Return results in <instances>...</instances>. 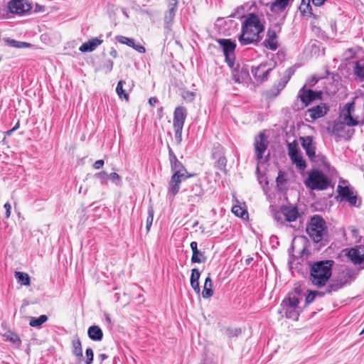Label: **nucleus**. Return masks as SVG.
<instances>
[{"instance_id":"f257e3e1","label":"nucleus","mask_w":364,"mask_h":364,"mask_svg":"<svg viewBox=\"0 0 364 364\" xmlns=\"http://www.w3.org/2000/svg\"><path fill=\"white\" fill-rule=\"evenodd\" d=\"M242 17L245 20L242 24L241 34L238 36L240 43L242 46L257 44L261 41L260 34L265 28L264 20L253 13L247 14Z\"/></svg>"},{"instance_id":"f03ea898","label":"nucleus","mask_w":364,"mask_h":364,"mask_svg":"<svg viewBox=\"0 0 364 364\" xmlns=\"http://www.w3.org/2000/svg\"><path fill=\"white\" fill-rule=\"evenodd\" d=\"M168 156L171 163V168L173 173L171 178L168 188V196L169 198H173L180 189L181 183L189 177L192 176L189 174L182 163L179 161L173 153L172 149L168 146Z\"/></svg>"},{"instance_id":"7ed1b4c3","label":"nucleus","mask_w":364,"mask_h":364,"mask_svg":"<svg viewBox=\"0 0 364 364\" xmlns=\"http://www.w3.org/2000/svg\"><path fill=\"white\" fill-rule=\"evenodd\" d=\"M354 108L353 103H348L345 108L341 112L339 119L333 122L331 126L328 127L329 134L336 136L338 138H346L349 136L350 130L346 131V126H355L358 124L357 119L351 116Z\"/></svg>"},{"instance_id":"20e7f679","label":"nucleus","mask_w":364,"mask_h":364,"mask_svg":"<svg viewBox=\"0 0 364 364\" xmlns=\"http://www.w3.org/2000/svg\"><path fill=\"white\" fill-rule=\"evenodd\" d=\"M331 260L316 262L311 264L309 280L311 284L318 287L326 284L332 274Z\"/></svg>"},{"instance_id":"39448f33","label":"nucleus","mask_w":364,"mask_h":364,"mask_svg":"<svg viewBox=\"0 0 364 364\" xmlns=\"http://www.w3.org/2000/svg\"><path fill=\"white\" fill-rule=\"evenodd\" d=\"M306 232L314 242L318 243L322 241L327 234L326 221L320 215H314L307 224Z\"/></svg>"},{"instance_id":"423d86ee","label":"nucleus","mask_w":364,"mask_h":364,"mask_svg":"<svg viewBox=\"0 0 364 364\" xmlns=\"http://www.w3.org/2000/svg\"><path fill=\"white\" fill-rule=\"evenodd\" d=\"M300 294V289L296 288L295 291L289 294L288 297L284 299L282 304L283 310L285 311L286 317L294 321H297L299 319V316L301 311L299 306V296Z\"/></svg>"},{"instance_id":"0eeeda50","label":"nucleus","mask_w":364,"mask_h":364,"mask_svg":"<svg viewBox=\"0 0 364 364\" xmlns=\"http://www.w3.org/2000/svg\"><path fill=\"white\" fill-rule=\"evenodd\" d=\"M304 184L311 190L324 191L330 186L331 181L322 171L314 169L309 172Z\"/></svg>"},{"instance_id":"6e6552de","label":"nucleus","mask_w":364,"mask_h":364,"mask_svg":"<svg viewBox=\"0 0 364 364\" xmlns=\"http://www.w3.org/2000/svg\"><path fill=\"white\" fill-rule=\"evenodd\" d=\"M277 63L272 60L262 62L257 66L252 67V74L257 82L262 83L268 80L269 73L275 68Z\"/></svg>"},{"instance_id":"1a4fd4ad","label":"nucleus","mask_w":364,"mask_h":364,"mask_svg":"<svg viewBox=\"0 0 364 364\" xmlns=\"http://www.w3.org/2000/svg\"><path fill=\"white\" fill-rule=\"evenodd\" d=\"M217 42L219 43L225 57V61L230 68H233L235 65V50L236 45L230 39H218Z\"/></svg>"},{"instance_id":"9d476101","label":"nucleus","mask_w":364,"mask_h":364,"mask_svg":"<svg viewBox=\"0 0 364 364\" xmlns=\"http://www.w3.org/2000/svg\"><path fill=\"white\" fill-rule=\"evenodd\" d=\"M328 110L329 107L325 103H320L306 110L305 113L306 120L307 122H314L324 117Z\"/></svg>"},{"instance_id":"9b49d317","label":"nucleus","mask_w":364,"mask_h":364,"mask_svg":"<svg viewBox=\"0 0 364 364\" xmlns=\"http://www.w3.org/2000/svg\"><path fill=\"white\" fill-rule=\"evenodd\" d=\"M322 92L314 91L310 89H306L304 86L300 89L298 94V97L301 100V102L305 107L308 106L311 102L321 99Z\"/></svg>"},{"instance_id":"f8f14e48","label":"nucleus","mask_w":364,"mask_h":364,"mask_svg":"<svg viewBox=\"0 0 364 364\" xmlns=\"http://www.w3.org/2000/svg\"><path fill=\"white\" fill-rule=\"evenodd\" d=\"M9 9L13 14L23 15L31 9V5L27 0H11Z\"/></svg>"},{"instance_id":"ddd939ff","label":"nucleus","mask_w":364,"mask_h":364,"mask_svg":"<svg viewBox=\"0 0 364 364\" xmlns=\"http://www.w3.org/2000/svg\"><path fill=\"white\" fill-rule=\"evenodd\" d=\"M294 0H274L269 4L271 12L282 16L284 19L287 15V9L289 8Z\"/></svg>"},{"instance_id":"4468645a","label":"nucleus","mask_w":364,"mask_h":364,"mask_svg":"<svg viewBox=\"0 0 364 364\" xmlns=\"http://www.w3.org/2000/svg\"><path fill=\"white\" fill-rule=\"evenodd\" d=\"M267 146L268 141L266 135L264 132L259 133V134L255 139V152L258 161H261L262 159Z\"/></svg>"},{"instance_id":"2eb2a0df","label":"nucleus","mask_w":364,"mask_h":364,"mask_svg":"<svg viewBox=\"0 0 364 364\" xmlns=\"http://www.w3.org/2000/svg\"><path fill=\"white\" fill-rule=\"evenodd\" d=\"M274 28L275 29H268L267 38L263 42L264 46L271 50H276L278 48L277 32H279L281 28L278 23L275 24Z\"/></svg>"},{"instance_id":"dca6fc26","label":"nucleus","mask_w":364,"mask_h":364,"mask_svg":"<svg viewBox=\"0 0 364 364\" xmlns=\"http://www.w3.org/2000/svg\"><path fill=\"white\" fill-rule=\"evenodd\" d=\"M284 216L285 220L288 222H294L299 217V212L296 207L284 206L282 208L281 212L275 214V219L279 222Z\"/></svg>"},{"instance_id":"f3484780","label":"nucleus","mask_w":364,"mask_h":364,"mask_svg":"<svg viewBox=\"0 0 364 364\" xmlns=\"http://www.w3.org/2000/svg\"><path fill=\"white\" fill-rule=\"evenodd\" d=\"M178 7V0H168V9L164 15V28L171 30Z\"/></svg>"},{"instance_id":"a211bd4d","label":"nucleus","mask_w":364,"mask_h":364,"mask_svg":"<svg viewBox=\"0 0 364 364\" xmlns=\"http://www.w3.org/2000/svg\"><path fill=\"white\" fill-rule=\"evenodd\" d=\"M300 141L303 149L306 151V154L311 161H316V147L313 144V139L311 136H307L300 137Z\"/></svg>"},{"instance_id":"6ab92c4d","label":"nucleus","mask_w":364,"mask_h":364,"mask_svg":"<svg viewBox=\"0 0 364 364\" xmlns=\"http://www.w3.org/2000/svg\"><path fill=\"white\" fill-rule=\"evenodd\" d=\"M348 257L355 264H364V246L359 245L348 250Z\"/></svg>"},{"instance_id":"aec40b11","label":"nucleus","mask_w":364,"mask_h":364,"mask_svg":"<svg viewBox=\"0 0 364 364\" xmlns=\"http://www.w3.org/2000/svg\"><path fill=\"white\" fill-rule=\"evenodd\" d=\"M188 112L186 107H177L173 113V127H183Z\"/></svg>"},{"instance_id":"412c9836","label":"nucleus","mask_w":364,"mask_h":364,"mask_svg":"<svg viewBox=\"0 0 364 364\" xmlns=\"http://www.w3.org/2000/svg\"><path fill=\"white\" fill-rule=\"evenodd\" d=\"M231 69L232 70V79L235 80V82H247L248 80H250L249 71L247 68H242L237 69L235 68L234 65L233 68Z\"/></svg>"},{"instance_id":"4be33fe9","label":"nucleus","mask_w":364,"mask_h":364,"mask_svg":"<svg viewBox=\"0 0 364 364\" xmlns=\"http://www.w3.org/2000/svg\"><path fill=\"white\" fill-rule=\"evenodd\" d=\"M116 39L119 43L127 45L128 46L133 48L139 53H144L146 52L145 48L139 43H136L134 38H127L123 36H117Z\"/></svg>"},{"instance_id":"5701e85b","label":"nucleus","mask_w":364,"mask_h":364,"mask_svg":"<svg viewBox=\"0 0 364 364\" xmlns=\"http://www.w3.org/2000/svg\"><path fill=\"white\" fill-rule=\"evenodd\" d=\"M191 248L193 252L191 257L192 263H204L206 261V257L204 253L198 249V243L196 241L191 242Z\"/></svg>"},{"instance_id":"b1692460","label":"nucleus","mask_w":364,"mask_h":364,"mask_svg":"<svg viewBox=\"0 0 364 364\" xmlns=\"http://www.w3.org/2000/svg\"><path fill=\"white\" fill-rule=\"evenodd\" d=\"M338 194L343 198L346 199L350 205H355L357 198L353 195V191L348 186H338Z\"/></svg>"},{"instance_id":"393cba45","label":"nucleus","mask_w":364,"mask_h":364,"mask_svg":"<svg viewBox=\"0 0 364 364\" xmlns=\"http://www.w3.org/2000/svg\"><path fill=\"white\" fill-rule=\"evenodd\" d=\"M215 149L216 151L213 153V156L217 159L216 166L219 169L224 170L227 164V159L223 156V147L218 144Z\"/></svg>"},{"instance_id":"a878e982","label":"nucleus","mask_w":364,"mask_h":364,"mask_svg":"<svg viewBox=\"0 0 364 364\" xmlns=\"http://www.w3.org/2000/svg\"><path fill=\"white\" fill-rule=\"evenodd\" d=\"M103 41L98 38H94L91 40L82 43L79 48V50L82 53L92 52L96 49V48L102 43Z\"/></svg>"},{"instance_id":"bb28decb","label":"nucleus","mask_w":364,"mask_h":364,"mask_svg":"<svg viewBox=\"0 0 364 364\" xmlns=\"http://www.w3.org/2000/svg\"><path fill=\"white\" fill-rule=\"evenodd\" d=\"M87 334L89 338L95 341H100L103 338V332L98 326H91L88 328Z\"/></svg>"},{"instance_id":"cd10ccee","label":"nucleus","mask_w":364,"mask_h":364,"mask_svg":"<svg viewBox=\"0 0 364 364\" xmlns=\"http://www.w3.org/2000/svg\"><path fill=\"white\" fill-rule=\"evenodd\" d=\"M294 73V69L293 68H288L285 73L283 77L280 80L279 83L277 85V93H279L284 88L287 82L289 81L292 75Z\"/></svg>"},{"instance_id":"c85d7f7f","label":"nucleus","mask_w":364,"mask_h":364,"mask_svg":"<svg viewBox=\"0 0 364 364\" xmlns=\"http://www.w3.org/2000/svg\"><path fill=\"white\" fill-rule=\"evenodd\" d=\"M213 295V282L210 276H208L204 283L202 296L204 299H209Z\"/></svg>"},{"instance_id":"c756f323","label":"nucleus","mask_w":364,"mask_h":364,"mask_svg":"<svg viewBox=\"0 0 364 364\" xmlns=\"http://www.w3.org/2000/svg\"><path fill=\"white\" fill-rule=\"evenodd\" d=\"M73 353L77 358L78 360H81L82 359V348L81 342L79 338L73 341Z\"/></svg>"},{"instance_id":"7c9ffc66","label":"nucleus","mask_w":364,"mask_h":364,"mask_svg":"<svg viewBox=\"0 0 364 364\" xmlns=\"http://www.w3.org/2000/svg\"><path fill=\"white\" fill-rule=\"evenodd\" d=\"M15 277L21 285L28 286L31 284L30 277L27 273L15 272Z\"/></svg>"},{"instance_id":"2f4dec72","label":"nucleus","mask_w":364,"mask_h":364,"mask_svg":"<svg viewBox=\"0 0 364 364\" xmlns=\"http://www.w3.org/2000/svg\"><path fill=\"white\" fill-rule=\"evenodd\" d=\"M290 159L299 171H304L306 168V161L300 154L293 158H290Z\"/></svg>"},{"instance_id":"473e14b6","label":"nucleus","mask_w":364,"mask_h":364,"mask_svg":"<svg viewBox=\"0 0 364 364\" xmlns=\"http://www.w3.org/2000/svg\"><path fill=\"white\" fill-rule=\"evenodd\" d=\"M310 3L311 0H301V3L299 6V10L303 15H312L311 6Z\"/></svg>"},{"instance_id":"72a5a7b5","label":"nucleus","mask_w":364,"mask_h":364,"mask_svg":"<svg viewBox=\"0 0 364 364\" xmlns=\"http://www.w3.org/2000/svg\"><path fill=\"white\" fill-rule=\"evenodd\" d=\"M354 73L359 78H364V60H360L355 63Z\"/></svg>"},{"instance_id":"f704fd0d","label":"nucleus","mask_w":364,"mask_h":364,"mask_svg":"<svg viewBox=\"0 0 364 364\" xmlns=\"http://www.w3.org/2000/svg\"><path fill=\"white\" fill-rule=\"evenodd\" d=\"M4 337L5 338V341H10L11 343H14V345H16L17 346H19L21 345V339L19 336L15 333L9 331L4 335Z\"/></svg>"},{"instance_id":"c9c22d12","label":"nucleus","mask_w":364,"mask_h":364,"mask_svg":"<svg viewBox=\"0 0 364 364\" xmlns=\"http://www.w3.org/2000/svg\"><path fill=\"white\" fill-rule=\"evenodd\" d=\"M48 321V316L46 315H41L38 318L31 317L30 319L29 324L32 327H40L43 323Z\"/></svg>"},{"instance_id":"e433bc0d","label":"nucleus","mask_w":364,"mask_h":364,"mask_svg":"<svg viewBox=\"0 0 364 364\" xmlns=\"http://www.w3.org/2000/svg\"><path fill=\"white\" fill-rule=\"evenodd\" d=\"M124 80H119L117 83V87H116V92L121 99H125L126 100H128L129 95L125 92V90L123 89V86L125 84Z\"/></svg>"},{"instance_id":"4c0bfd02","label":"nucleus","mask_w":364,"mask_h":364,"mask_svg":"<svg viewBox=\"0 0 364 364\" xmlns=\"http://www.w3.org/2000/svg\"><path fill=\"white\" fill-rule=\"evenodd\" d=\"M287 148L289 158H293L300 154L298 150V143L296 140L291 143H288Z\"/></svg>"},{"instance_id":"58836bf2","label":"nucleus","mask_w":364,"mask_h":364,"mask_svg":"<svg viewBox=\"0 0 364 364\" xmlns=\"http://www.w3.org/2000/svg\"><path fill=\"white\" fill-rule=\"evenodd\" d=\"M344 282L342 281H335L334 282L330 284L326 289L327 293H331L332 291H336L340 289H341L344 286Z\"/></svg>"},{"instance_id":"ea45409f","label":"nucleus","mask_w":364,"mask_h":364,"mask_svg":"<svg viewBox=\"0 0 364 364\" xmlns=\"http://www.w3.org/2000/svg\"><path fill=\"white\" fill-rule=\"evenodd\" d=\"M232 211L236 216L240 217L242 218H245V216L247 217L248 215L247 210L243 209L240 205L233 206L232 208Z\"/></svg>"},{"instance_id":"a19ab883","label":"nucleus","mask_w":364,"mask_h":364,"mask_svg":"<svg viewBox=\"0 0 364 364\" xmlns=\"http://www.w3.org/2000/svg\"><path fill=\"white\" fill-rule=\"evenodd\" d=\"M191 191L193 195L197 197H201L203 195V190L201 187V185L199 183H196L193 185Z\"/></svg>"},{"instance_id":"79ce46f5","label":"nucleus","mask_w":364,"mask_h":364,"mask_svg":"<svg viewBox=\"0 0 364 364\" xmlns=\"http://www.w3.org/2000/svg\"><path fill=\"white\" fill-rule=\"evenodd\" d=\"M183 127H173L175 132V140L178 144L182 141V131Z\"/></svg>"},{"instance_id":"37998d69","label":"nucleus","mask_w":364,"mask_h":364,"mask_svg":"<svg viewBox=\"0 0 364 364\" xmlns=\"http://www.w3.org/2000/svg\"><path fill=\"white\" fill-rule=\"evenodd\" d=\"M95 177L97 178L100 181L101 184H107V177L108 175L105 171H100L98 173H96L95 174Z\"/></svg>"},{"instance_id":"c03bdc74","label":"nucleus","mask_w":364,"mask_h":364,"mask_svg":"<svg viewBox=\"0 0 364 364\" xmlns=\"http://www.w3.org/2000/svg\"><path fill=\"white\" fill-rule=\"evenodd\" d=\"M154 220V211L152 208H150L148 211V216L146 218V230L149 232L150 230V228L151 227L152 223Z\"/></svg>"},{"instance_id":"a18cd8bd","label":"nucleus","mask_w":364,"mask_h":364,"mask_svg":"<svg viewBox=\"0 0 364 364\" xmlns=\"http://www.w3.org/2000/svg\"><path fill=\"white\" fill-rule=\"evenodd\" d=\"M113 61L112 60H105L102 65V69L105 73H110L113 68Z\"/></svg>"},{"instance_id":"49530a36","label":"nucleus","mask_w":364,"mask_h":364,"mask_svg":"<svg viewBox=\"0 0 364 364\" xmlns=\"http://www.w3.org/2000/svg\"><path fill=\"white\" fill-rule=\"evenodd\" d=\"M241 333H242V331L240 328H228L226 330V335L229 338L237 337L239 335H240Z\"/></svg>"},{"instance_id":"de8ad7c7","label":"nucleus","mask_w":364,"mask_h":364,"mask_svg":"<svg viewBox=\"0 0 364 364\" xmlns=\"http://www.w3.org/2000/svg\"><path fill=\"white\" fill-rule=\"evenodd\" d=\"M320 294V293L317 291H309L308 295L306 297V304H309L313 302L317 295Z\"/></svg>"},{"instance_id":"09e8293b","label":"nucleus","mask_w":364,"mask_h":364,"mask_svg":"<svg viewBox=\"0 0 364 364\" xmlns=\"http://www.w3.org/2000/svg\"><path fill=\"white\" fill-rule=\"evenodd\" d=\"M86 363L91 364L93 361L94 353L92 348H88L85 350Z\"/></svg>"},{"instance_id":"8fccbe9b","label":"nucleus","mask_w":364,"mask_h":364,"mask_svg":"<svg viewBox=\"0 0 364 364\" xmlns=\"http://www.w3.org/2000/svg\"><path fill=\"white\" fill-rule=\"evenodd\" d=\"M200 277V273L199 270L196 268H194L191 271V279L190 282H199V279Z\"/></svg>"},{"instance_id":"3c124183","label":"nucleus","mask_w":364,"mask_h":364,"mask_svg":"<svg viewBox=\"0 0 364 364\" xmlns=\"http://www.w3.org/2000/svg\"><path fill=\"white\" fill-rule=\"evenodd\" d=\"M108 178L114 183L119 184L121 183V177L119 174L117 173H111L109 175H108Z\"/></svg>"},{"instance_id":"603ef678","label":"nucleus","mask_w":364,"mask_h":364,"mask_svg":"<svg viewBox=\"0 0 364 364\" xmlns=\"http://www.w3.org/2000/svg\"><path fill=\"white\" fill-rule=\"evenodd\" d=\"M195 94L193 92L186 91L183 92L182 97L184 100L191 101L193 100Z\"/></svg>"},{"instance_id":"864d4df0","label":"nucleus","mask_w":364,"mask_h":364,"mask_svg":"<svg viewBox=\"0 0 364 364\" xmlns=\"http://www.w3.org/2000/svg\"><path fill=\"white\" fill-rule=\"evenodd\" d=\"M191 282V287L193 289L194 291L196 293V294H199L200 291V286H199V282Z\"/></svg>"},{"instance_id":"5fc2aeb1","label":"nucleus","mask_w":364,"mask_h":364,"mask_svg":"<svg viewBox=\"0 0 364 364\" xmlns=\"http://www.w3.org/2000/svg\"><path fill=\"white\" fill-rule=\"evenodd\" d=\"M105 164V161L102 159H100L96 161L93 164V168L95 169H100Z\"/></svg>"},{"instance_id":"6e6d98bb","label":"nucleus","mask_w":364,"mask_h":364,"mask_svg":"<svg viewBox=\"0 0 364 364\" xmlns=\"http://www.w3.org/2000/svg\"><path fill=\"white\" fill-rule=\"evenodd\" d=\"M12 44L14 46H15L16 48H23V47H26L28 46L27 43L20 42V41H13Z\"/></svg>"},{"instance_id":"4d7b16f0","label":"nucleus","mask_w":364,"mask_h":364,"mask_svg":"<svg viewBox=\"0 0 364 364\" xmlns=\"http://www.w3.org/2000/svg\"><path fill=\"white\" fill-rule=\"evenodd\" d=\"M4 207L6 210V218H9L11 215V206L9 203H6L4 205Z\"/></svg>"},{"instance_id":"13d9d810","label":"nucleus","mask_w":364,"mask_h":364,"mask_svg":"<svg viewBox=\"0 0 364 364\" xmlns=\"http://www.w3.org/2000/svg\"><path fill=\"white\" fill-rule=\"evenodd\" d=\"M158 102V100L156 97H152L149 100V103L151 106L154 107Z\"/></svg>"},{"instance_id":"bf43d9fd","label":"nucleus","mask_w":364,"mask_h":364,"mask_svg":"<svg viewBox=\"0 0 364 364\" xmlns=\"http://www.w3.org/2000/svg\"><path fill=\"white\" fill-rule=\"evenodd\" d=\"M109 55L112 58H116L117 57V55H118V53H117V51L114 48H112L110 51H109Z\"/></svg>"},{"instance_id":"052dcab7","label":"nucleus","mask_w":364,"mask_h":364,"mask_svg":"<svg viewBox=\"0 0 364 364\" xmlns=\"http://www.w3.org/2000/svg\"><path fill=\"white\" fill-rule=\"evenodd\" d=\"M45 11L44 6H38V4H36V9H35L36 12H41V11Z\"/></svg>"},{"instance_id":"680f3d73","label":"nucleus","mask_w":364,"mask_h":364,"mask_svg":"<svg viewBox=\"0 0 364 364\" xmlns=\"http://www.w3.org/2000/svg\"><path fill=\"white\" fill-rule=\"evenodd\" d=\"M105 318L106 321L109 324H112L111 318L108 314H105Z\"/></svg>"},{"instance_id":"e2e57ef3","label":"nucleus","mask_w":364,"mask_h":364,"mask_svg":"<svg viewBox=\"0 0 364 364\" xmlns=\"http://www.w3.org/2000/svg\"><path fill=\"white\" fill-rule=\"evenodd\" d=\"M99 358L101 361H103L107 358V355L105 353H102L99 355Z\"/></svg>"},{"instance_id":"0e129e2a","label":"nucleus","mask_w":364,"mask_h":364,"mask_svg":"<svg viewBox=\"0 0 364 364\" xmlns=\"http://www.w3.org/2000/svg\"><path fill=\"white\" fill-rule=\"evenodd\" d=\"M282 180H283L282 176L279 173L278 177L277 178V183L279 184V183H282Z\"/></svg>"},{"instance_id":"69168bd1","label":"nucleus","mask_w":364,"mask_h":364,"mask_svg":"<svg viewBox=\"0 0 364 364\" xmlns=\"http://www.w3.org/2000/svg\"><path fill=\"white\" fill-rule=\"evenodd\" d=\"M15 132V130L12 128L9 130H8L6 132V136H11L14 132Z\"/></svg>"},{"instance_id":"338daca9","label":"nucleus","mask_w":364,"mask_h":364,"mask_svg":"<svg viewBox=\"0 0 364 364\" xmlns=\"http://www.w3.org/2000/svg\"><path fill=\"white\" fill-rule=\"evenodd\" d=\"M19 126H20V123H19V121H18L17 123L16 124V125L13 127V129L16 131L19 128Z\"/></svg>"},{"instance_id":"774afa93","label":"nucleus","mask_w":364,"mask_h":364,"mask_svg":"<svg viewBox=\"0 0 364 364\" xmlns=\"http://www.w3.org/2000/svg\"><path fill=\"white\" fill-rule=\"evenodd\" d=\"M240 8H237V9L236 10V11L233 14H232L230 17H237V12L239 11Z\"/></svg>"}]
</instances>
